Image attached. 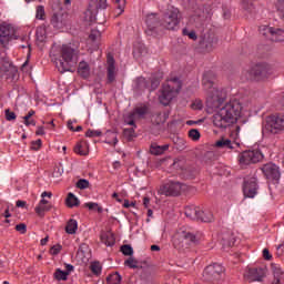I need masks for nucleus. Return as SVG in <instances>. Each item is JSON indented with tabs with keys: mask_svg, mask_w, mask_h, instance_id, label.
Instances as JSON below:
<instances>
[{
	"mask_svg": "<svg viewBox=\"0 0 284 284\" xmlns=\"http://www.w3.org/2000/svg\"><path fill=\"white\" fill-rule=\"evenodd\" d=\"M68 23V12L61 7V2H57L53 7V14L51 17V24L53 28L61 30Z\"/></svg>",
	"mask_w": 284,
	"mask_h": 284,
	"instance_id": "10",
	"label": "nucleus"
},
{
	"mask_svg": "<svg viewBox=\"0 0 284 284\" xmlns=\"http://www.w3.org/2000/svg\"><path fill=\"white\" fill-rule=\"evenodd\" d=\"M7 121H14L17 119V113L10 111V109H7L4 111Z\"/></svg>",
	"mask_w": 284,
	"mask_h": 284,
	"instance_id": "55",
	"label": "nucleus"
},
{
	"mask_svg": "<svg viewBox=\"0 0 284 284\" xmlns=\"http://www.w3.org/2000/svg\"><path fill=\"white\" fill-rule=\"evenodd\" d=\"M84 207H88V210H97L98 214H103V207L99 205V203L89 202L84 204Z\"/></svg>",
	"mask_w": 284,
	"mask_h": 284,
	"instance_id": "39",
	"label": "nucleus"
},
{
	"mask_svg": "<svg viewBox=\"0 0 284 284\" xmlns=\"http://www.w3.org/2000/svg\"><path fill=\"white\" fill-rule=\"evenodd\" d=\"M61 250H63V246H61V244H55L51 247L50 254H52V256H57Z\"/></svg>",
	"mask_w": 284,
	"mask_h": 284,
	"instance_id": "53",
	"label": "nucleus"
},
{
	"mask_svg": "<svg viewBox=\"0 0 284 284\" xmlns=\"http://www.w3.org/2000/svg\"><path fill=\"white\" fill-rule=\"evenodd\" d=\"M145 47H143V45H140V47H134V50H133V54H134V57H136V54H138V57H142V54H145Z\"/></svg>",
	"mask_w": 284,
	"mask_h": 284,
	"instance_id": "54",
	"label": "nucleus"
},
{
	"mask_svg": "<svg viewBox=\"0 0 284 284\" xmlns=\"http://www.w3.org/2000/svg\"><path fill=\"white\" fill-rule=\"evenodd\" d=\"M215 148L225 149V150H233L232 140L222 138L215 142Z\"/></svg>",
	"mask_w": 284,
	"mask_h": 284,
	"instance_id": "29",
	"label": "nucleus"
},
{
	"mask_svg": "<svg viewBox=\"0 0 284 284\" xmlns=\"http://www.w3.org/2000/svg\"><path fill=\"white\" fill-rule=\"evenodd\" d=\"M100 239L102 243H104V245H106L108 247H112V245L116 243V240L114 239V233L110 231L102 232Z\"/></svg>",
	"mask_w": 284,
	"mask_h": 284,
	"instance_id": "22",
	"label": "nucleus"
},
{
	"mask_svg": "<svg viewBox=\"0 0 284 284\" xmlns=\"http://www.w3.org/2000/svg\"><path fill=\"white\" fill-rule=\"evenodd\" d=\"M79 229V223L77 220H69L65 226L67 234H77V230Z\"/></svg>",
	"mask_w": 284,
	"mask_h": 284,
	"instance_id": "32",
	"label": "nucleus"
},
{
	"mask_svg": "<svg viewBox=\"0 0 284 284\" xmlns=\"http://www.w3.org/2000/svg\"><path fill=\"white\" fill-rule=\"evenodd\" d=\"M201 45L203 48H205L206 50H212V48H214V45H216V39L215 38H203L201 41H200Z\"/></svg>",
	"mask_w": 284,
	"mask_h": 284,
	"instance_id": "33",
	"label": "nucleus"
},
{
	"mask_svg": "<svg viewBox=\"0 0 284 284\" xmlns=\"http://www.w3.org/2000/svg\"><path fill=\"white\" fill-rule=\"evenodd\" d=\"M120 252H122V254L124 256H130L131 257L134 254V248H132V245H130V244H124V245L121 246Z\"/></svg>",
	"mask_w": 284,
	"mask_h": 284,
	"instance_id": "37",
	"label": "nucleus"
},
{
	"mask_svg": "<svg viewBox=\"0 0 284 284\" xmlns=\"http://www.w3.org/2000/svg\"><path fill=\"white\" fill-rule=\"evenodd\" d=\"M241 6H242V10L246 12V14L256 13V7H254V0H242Z\"/></svg>",
	"mask_w": 284,
	"mask_h": 284,
	"instance_id": "23",
	"label": "nucleus"
},
{
	"mask_svg": "<svg viewBox=\"0 0 284 284\" xmlns=\"http://www.w3.org/2000/svg\"><path fill=\"white\" fill-rule=\"evenodd\" d=\"M243 192L247 199H254L258 194V182L256 178L253 176L244 180Z\"/></svg>",
	"mask_w": 284,
	"mask_h": 284,
	"instance_id": "15",
	"label": "nucleus"
},
{
	"mask_svg": "<svg viewBox=\"0 0 284 284\" xmlns=\"http://www.w3.org/2000/svg\"><path fill=\"white\" fill-rule=\"evenodd\" d=\"M108 9V0H90L87 10L83 12V21L87 23H97L99 10Z\"/></svg>",
	"mask_w": 284,
	"mask_h": 284,
	"instance_id": "6",
	"label": "nucleus"
},
{
	"mask_svg": "<svg viewBox=\"0 0 284 284\" xmlns=\"http://www.w3.org/2000/svg\"><path fill=\"white\" fill-rule=\"evenodd\" d=\"M182 34L184 37H189V39H192V41H196L197 39L196 31H190L186 28L182 30Z\"/></svg>",
	"mask_w": 284,
	"mask_h": 284,
	"instance_id": "50",
	"label": "nucleus"
},
{
	"mask_svg": "<svg viewBox=\"0 0 284 284\" xmlns=\"http://www.w3.org/2000/svg\"><path fill=\"white\" fill-rule=\"evenodd\" d=\"M111 139H113V141H106L109 145H116V143H119V139L116 138L115 133H111Z\"/></svg>",
	"mask_w": 284,
	"mask_h": 284,
	"instance_id": "61",
	"label": "nucleus"
},
{
	"mask_svg": "<svg viewBox=\"0 0 284 284\" xmlns=\"http://www.w3.org/2000/svg\"><path fill=\"white\" fill-rule=\"evenodd\" d=\"M214 81H216V74H214V72L206 71L203 74L202 85L204 90L209 92L206 106L211 110H219L212 115V123L217 130H227V128H231V136L233 139H239L241 126H234V124L241 119L243 104L236 99L225 102L227 99V91H225V89L214 88Z\"/></svg>",
	"mask_w": 284,
	"mask_h": 284,
	"instance_id": "1",
	"label": "nucleus"
},
{
	"mask_svg": "<svg viewBox=\"0 0 284 284\" xmlns=\"http://www.w3.org/2000/svg\"><path fill=\"white\" fill-rule=\"evenodd\" d=\"M136 116L134 115V113H129L124 120V123H126V125H132V128L136 129V123L134 122Z\"/></svg>",
	"mask_w": 284,
	"mask_h": 284,
	"instance_id": "43",
	"label": "nucleus"
},
{
	"mask_svg": "<svg viewBox=\"0 0 284 284\" xmlns=\"http://www.w3.org/2000/svg\"><path fill=\"white\" fill-rule=\"evenodd\" d=\"M41 145H43V142L41 141V139H38L37 141H32L31 150L37 152L38 150H41Z\"/></svg>",
	"mask_w": 284,
	"mask_h": 284,
	"instance_id": "52",
	"label": "nucleus"
},
{
	"mask_svg": "<svg viewBox=\"0 0 284 284\" xmlns=\"http://www.w3.org/2000/svg\"><path fill=\"white\" fill-rule=\"evenodd\" d=\"M263 258L265 261H272V254H270V250L268 248H264L263 250Z\"/></svg>",
	"mask_w": 284,
	"mask_h": 284,
	"instance_id": "59",
	"label": "nucleus"
},
{
	"mask_svg": "<svg viewBox=\"0 0 284 284\" xmlns=\"http://www.w3.org/2000/svg\"><path fill=\"white\" fill-rule=\"evenodd\" d=\"M184 214L191 221H197L199 214H201V207L199 206H186L184 209Z\"/></svg>",
	"mask_w": 284,
	"mask_h": 284,
	"instance_id": "21",
	"label": "nucleus"
},
{
	"mask_svg": "<svg viewBox=\"0 0 284 284\" xmlns=\"http://www.w3.org/2000/svg\"><path fill=\"white\" fill-rule=\"evenodd\" d=\"M71 272H74V266L72 264H65L64 273H68V276H70Z\"/></svg>",
	"mask_w": 284,
	"mask_h": 284,
	"instance_id": "62",
	"label": "nucleus"
},
{
	"mask_svg": "<svg viewBox=\"0 0 284 284\" xmlns=\"http://www.w3.org/2000/svg\"><path fill=\"white\" fill-rule=\"evenodd\" d=\"M85 136L89 138V139H94V136H103V132L101 131H94L92 129H89L87 132H85Z\"/></svg>",
	"mask_w": 284,
	"mask_h": 284,
	"instance_id": "51",
	"label": "nucleus"
},
{
	"mask_svg": "<svg viewBox=\"0 0 284 284\" xmlns=\"http://www.w3.org/2000/svg\"><path fill=\"white\" fill-rule=\"evenodd\" d=\"M179 89L170 85V83H165L162 85L161 94L159 95V101L162 105H170L172 99L179 94V90H181V84H178Z\"/></svg>",
	"mask_w": 284,
	"mask_h": 284,
	"instance_id": "13",
	"label": "nucleus"
},
{
	"mask_svg": "<svg viewBox=\"0 0 284 284\" xmlns=\"http://www.w3.org/2000/svg\"><path fill=\"white\" fill-rule=\"evenodd\" d=\"M265 179L267 181H276L278 182L281 179V168L274 163H266L261 168Z\"/></svg>",
	"mask_w": 284,
	"mask_h": 284,
	"instance_id": "14",
	"label": "nucleus"
},
{
	"mask_svg": "<svg viewBox=\"0 0 284 284\" xmlns=\"http://www.w3.org/2000/svg\"><path fill=\"white\" fill-rule=\"evenodd\" d=\"M131 114H134V116H145V114H148V106H138L133 112H131Z\"/></svg>",
	"mask_w": 284,
	"mask_h": 284,
	"instance_id": "40",
	"label": "nucleus"
},
{
	"mask_svg": "<svg viewBox=\"0 0 284 284\" xmlns=\"http://www.w3.org/2000/svg\"><path fill=\"white\" fill-rule=\"evenodd\" d=\"M232 17V11L230 9H223V18L230 19Z\"/></svg>",
	"mask_w": 284,
	"mask_h": 284,
	"instance_id": "63",
	"label": "nucleus"
},
{
	"mask_svg": "<svg viewBox=\"0 0 284 284\" xmlns=\"http://www.w3.org/2000/svg\"><path fill=\"white\" fill-rule=\"evenodd\" d=\"M145 23V34H148V37H159V33L163 30V26H161V21H159L156 13L148 14Z\"/></svg>",
	"mask_w": 284,
	"mask_h": 284,
	"instance_id": "12",
	"label": "nucleus"
},
{
	"mask_svg": "<svg viewBox=\"0 0 284 284\" xmlns=\"http://www.w3.org/2000/svg\"><path fill=\"white\" fill-rule=\"evenodd\" d=\"M124 265H126V267H130L131 270H140L141 267H143L139 265V261H136L132 256L125 260Z\"/></svg>",
	"mask_w": 284,
	"mask_h": 284,
	"instance_id": "35",
	"label": "nucleus"
},
{
	"mask_svg": "<svg viewBox=\"0 0 284 284\" xmlns=\"http://www.w3.org/2000/svg\"><path fill=\"white\" fill-rule=\"evenodd\" d=\"M61 59L59 60V64L57 68L61 74L63 72H70L72 70V65H77V50L68 44H63L60 50Z\"/></svg>",
	"mask_w": 284,
	"mask_h": 284,
	"instance_id": "2",
	"label": "nucleus"
},
{
	"mask_svg": "<svg viewBox=\"0 0 284 284\" xmlns=\"http://www.w3.org/2000/svg\"><path fill=\"white\" fill-rule=\"evenodd\" d=\"M225 272V268L223 265L219 263H213L210 264L209 266L205 267L203 275H202V281L204 283H219L223 278V274Z\"/></svg>",
	"mask_w": 284,
	"mask_h": 284,
	"instance_id": "8",
	"label": "nucleus"
},
{
	"mask_svg": "<svg viewBox=\"0 0 284 284\" xmlns=\"http://www.w3.org/2000/svg\"><path fill=\"white\" fill-rule=\"evenodd\" d=\"M273 73L274 70L272 65L265 62L256 63L247 71L251 81H265V79H270Z\"/></svg>",
	"mask_w": 284,
	"mask_h": 284,
	"instance_id": "5",
	"label": "nucleus"
},
{
	"mask_svg": "<svg viewBox=\"0 0 284 284\" xmlns=\"http://www.w3.org/2000/svg\"><path fill=\"white\" fill-rule=\"evenodd\" d=\"M67 207H79L81 201H79V197L74 195V193H69L65 200Z\"/></svg>",
	"mask_w": 284,
	"mask_h": 284,
	"instance_id": "28",
	"label": "nucleus"
},
{
	"mask_svg": "<svg viewBox=\"0 0 284 284\" xmlns=\"http://www.w3.org/2000/svg\"><path fill=\"white\" fill-rule=\"evenodd\" d=\"M159 85H161V80L159 78H152L151 85H149L150 92H154Z\"/></svg>",
	"mask_w": 284,
	"mask_h": 284,
	"instance_id": "49",
	"label": "nucleus"
},
{
	"mask_svg": "<svg viewBox=\"0 0 284 284\" xmlns=\"http://www.w3.org/2000/svg\"><path fill=\"white\" fill-rule=\"evenodd\" d=\"M121 281H122V277H121V274H119V272L110 274L106 277V283L108 284H121Z\"/></svg>",
	"mask_w": 284,
	"mask_h": 284,
	"instance_id": "34",
	"label": "nucleus"
},
{
	"mask_svg": "<svg viewBox=\"0 0 284 284\" xmlns=\"http://www.w3.org/2000/svg\"><path fill=\"white\" fill-rule=\"evenodd\" d=\"M172 165H173L174 170L183 171V170H185V160L175 159Z\"/></svg>",
	"mask_w": 284,
	"mask_h": 284,
	"instance_id": "42",
	"label": "nucleus"
},
{
	"mask_svg": "<svg viewBox=\"0 0 284 284\" xmlns=\"http://www.w3.org/2000/svg\"><path fill=\"white\" fill-rule=\"evenodd\" d=\"M52 210V204H38L36 207V214L43 219L45 216V212H50Z\"/></svg>",
	"mask_w": 284,
	"mask_h": 284,
	"instance_id": "30",
	"label": "nucleus"
},
{
	"mask_svg": "<svg viewBox=\"0 0 284 284\" xmlns=\"http://www.w3.org/2000/svg\"><path fill=\"white\" fill-rule=\"evenodd\" d=\"M90 270H91L92 274H94L95 276H100L101 270H103V267L101 266V263L92 262L90 265Z\"/></svg>",
	"mask_w": 284,
	"mask_h": 284,
	"instance_id": "38",
	"label": "nucleus"
},
{
	"mask_svg": "<svg viewBox=\"0 0 284 284\" xmlns=\"http://www.w3.org/2000/svg\"><path fill=\"white\" fill-rule=\"evenodd\" d=\"M36 134H37V136H43V134H45L44 128L38 126Z\"/></svg>",
	"mask_w": 284,
	"mask_h": 284,
	"instance_id": "64",
	"label": "nucleus"
},
{
	"mask_svg": "<svg viewBox=\"0 0 284 284\" xmlns=\"http://www.w3.org/2000/svg\"><path fill=\"white\" fill-rule=\"evenodd\" d=\"M194 21H196L200 26H202L203 21H205V14H195Z\"/></svg>",
	"mask_w": 284,
	"mask_h": 284,
	"instance_id": "58",
	"label": "nucleus"
},
{
	"mask_svg": "<svg viewBox=\"0 0 284 284\" xmlns=\"http://www.w3.org/2000/svg\"><path fill=\"white\" fill-rule=\"evenodd\" d=\"M189 138L192 139V141H199V139H201V132H199L197 129H191L189 131Z\"/></svg>",
	"mask_w": 284,
	"mask_h": 284,
	"instance_id": "46",
	"label": "nucleus"
},
{
	"mask_svg": "<svg viewBox=\"0 0 284 284\" xmlns=\"http://www.w3.org/2000/svg\"><path fill=\"white\" fill-rule=\"evenodd\" d=\"M16 230L17 232H20V234H26V232H28V225H26V223H20L16 225Z\"/></svg>",
	"mask_w": 284,
	"mask_h": 284,
	"instance_id": "56",
	"label": "nucleus"
},
{
	"mask_svg": "<svg viewBox=\"0 0 284 284\" xmlns=\"http://www.w3.org/2000/svg\"><path fill=\"white\" fill-rule=\"evenodd\" d=\"M53 278L55 281H67L68 280V273H64L63 270L57 268L55 272L53 273Z\"/></svg>",
	"mask_w": 284,
	"mask_h": 284,
	"instance_id": "36",
	"label": "nucleus"
},
{
	"mask_svg": "<svg viewBox=\"0 0 284 284\" xmlns=\"http://www.w3.org/2000/svg\"><path fill=\"white\" fill-rule=\"evenodd\" d=\"M263 159L264 155L260 150H247L240 153L239 155V162L241 168H247V165L261 163Z\"/></svg>",
	"mask_w": 284,
	"mask_h": 284,
	"instance_id": "9",
	"label": "nucleus"
},
{
	"mask_svg": "<svg viewBox=\"0 0 284 284\" xmlns=\"http://www.w3.org/2000/svg\"><path fill=\"white\" fill-rule=\"evenodd\" d=\"M159 193L164 196H179L181 194V183L169 182L160 187Z\"/></svg>",
	"mask_w": 284,
	"mask_h": 284,
	"instance_id": "17",
	"label": "nucleus"
},
{
	"mask_svg": "<svg viewBox=\"0 0 284 284\" xmlns=\"http://www.w3.org/2000/svg\"><path fill=\"white\" fill-rule=\"evenodd\" d=\"M247 278L248 281L251 282H254V281H263V278H265V271L264 268H250L248 270V274H247Z\"/></svg>",
	"mask_w": 284,
	"mask_h": 284,
	"instance_id": "19",
	"label": "nucleus"
},
{
	"mask_svg": "<svg viewBox=\"0 0 284 284\" xmlns=\"http://www.w3.org/2000/svg\"><path fill=\"white\" fill-rule=\"evenodd\" d=\"M135 88L138 90H150V81H148L145 78L140 77L135 80Z\"/></svg>",
	"mask_w": 284,
	"mask_h": 284,
	"instance_id": "31",
	"label": "nucleus"
},
{
	"mask_svg": "<svg viewBox=\"0 0 284 284\" xmlns=\"http://www.w3.org/2000/svg\"><path fill=\"white\" fill-rule=\"evenodd\" d=\"M170 145L164 144V145H158L156 143L151 144L150 146V152L151 154H154V156H160V154H163L169 150Z\"/></svg>",
	"mask_w": 284,
	"mask_h": 284,
	"instance_id": "24",
	"label": "nucleus"
},
{
	"mask_svg": "<svg viewBox=\"0 0 284 284\" xmlns=\"http://www.w3.org/2000/svg\"><path fill=\"white\" fill-rule=\"evenodd\" d=\"M192 245H199V237L190 231H179L173 237V246L180 252L190 250Z\"/></svg>",
	"mask_w": 284,
	"mask_h": 284,
	"instance_id": "3",
	"label": "nucleus"
},
{
	"mask_svg": "<svg viewBox=\"0 0 284 284\" xmlns=\"http://www.w3.org/2000/svg\"><path fill=\"white\" fill-rule=\"evenodd\" d=\"M73 150L75 154H79L80 156H88V150L81 143H78Z\"/></svg>",
	"mask_w": 284,
	"mask_h": 284,
	"instance_id": "41",
	"label": "nucleus"
},
{
	"mask_svg": "<svg viewBox=\"0 0 284 284\" xmlns=\"http://www.w3.org/2000/svg\"><path fill=\"white\" fill-rule=\"evenodd\" d=\"M284 130V115L276 114L266 118L262 132L263 134H281Z\"/></svg>",
	"mask_w": 284,
	"mask_h": 284,
	"instance_id": "7",
	"label": "nucleus"
},
{
	"mask_svg": "<svg viewBox=\"0 0 284 284\" xmlns=\"http://www.w3.org/2000/svg\"><path fill=\"white\" fill-rule=\"evenodd\" d=\"M78 73L82 79H88V77H90V64L85 61H81L78 67Z\"/></svg>",
	"mask_w": 284,
	"mask_h": 284,
	"instance_id": "25",
	"label": "nucleus"
},
{
	"mask_svg": "<svg viewBox=\"0 0 284 284\" xmlns=\"http://www.w3.org/2000/svg\"><path fill=\"white\" fill-rule=\"evenodd\" d=\"M34 114H36L34 110H30V111L28 112V114H26V115L23 116L24 123H27V121H30V120L32 119V116H34Z\"/></svg>",
	"mask_w": 284,
	"mask_h": 284,
	"instance_id": "60",
	"label": "nucleus"
},
{
	"mask_svg": "<svg viewBox=\"0 0 284 284\" xmlns=\"http://www.w3.org/2000/svg\"><path fill=\"white\" fill-rule=\"evenodd\" d=\"M19 37L17 36V29L12 24H8L3 22L0 26V43L3 48L10 43V41L17 40Z\"/></svg>",
	"mask_w": 284,
	"mask_h": 284,
	"instance_id": "11",
	"label": "nucleus"
},
{
	"mask_svg": "<svg viewBox=\"0 0 284 284\" xmlns=\"http://www.w3.org/2000/svg\"><path fill=\"white\" fill-rule=\"evenodd\" d=\"M181 23V11L175 7H168L166 11L163 13L161 26L164 30H176Z\"/></svg>",
	"mask_w": 284,
	"mask_h": 284,
	"instance_id": "4",
	"label": "nucleus"
},
{
	"mask_svg": "<svg viewBox=\"0 0 284 284\" xmlns=\"http://www.w3.org/2000/svg\"><path fill=\"white\" fill-rule=\"evenodd\" d=\"M53 176H55V179H59V176H63V168L61 166L55 168L53 171Z\"/></svg>",
	"mask_w": 284,
	"mask_h": 284,
	"instance_id": "57",
	"label": "nucleus"
},
{
	"mask_svg": "<svg viewBox=\"0 0 284 284\" xmlns=\"http://www.w3.org/2000/svg\"><path fill=\"white\" fill-rule=\"evenodd\" d=\"M262 31V34L264 37H270L272 41H275V43H281V41H284V30L283 29H274L272 27H263L260 29Z\"/></svg>",
	"mask_w": 284,
	"mask_h": 284,
	"instance_id": "16",
	"label": "nucleus"
},
{
	"mask_svg": "<svg viewBox=\"0 0 284 284\" xmlns=\"http://www.w3.org/2000/svg\"><path fill=\"white\" fill-rule=\"evenodd\" d=\"M108 63V83H114L116 81V67H114V57L108 55L106 58Z\"/></svg>",
	"mask_w": 284,
	"mask_h": 284,
	"instance_id": "18",
	"label": "nucleus"
},
{
	"mask_svg": "<svg viewBox=\"0 0 284 284\" xmlns=\"http://www.w3.org/2000/svg\"><path fill=\"white\" fill-rule=\"evenodd\" d=\"M197 221H201L202 223H212V221H214V214H212L211 211L201 210V213L197 215Z\"/></svg>",
	"mask_w": 284,
	"mask_h": 284,
	"instance_id": "26",
	"label": "nucleus"
},
{
	"mask_svg": "<svg viewBox=\"0 0 284 284\" xmlns=\"http://www.w3.org/2000/svg\"><path fill=\"white\" fill-rule=\"evenodd\" d=\"M135 128H129L123 130V135L126 136L129 141H132L136 134L134 133Z\"/></svg>",
	"mask_w": 284,
	"mask_h": 284,
	"instance_id": "44",
	"label": "nucleus"
},
{
	"mask_svg": "<svg viewBox=\"0 0 284 284\" xmlns=\"http://www.w3.org/2000/svg\"><path fill=\"white\" fill-rule=\"evenodd\" d=\"M77 187L79 190H88V187H90V181L85 180V179H80L77 182Z\"/></svg>",
	"mask_w": 284,
	"mask_h": 284,
	"instance_id": "45",
	"label": "nucleus"
},
{
	"mask_svg": "<svg viewBox=\"0 0 284 284\" xmlns=\"http://www.w3.org/2000/svg\"><path fill=\"white\" fill-rule=\"evenodd\" d=\"M90 41H99L101 39V31L93 29L89 34Z\"/></svg>",
	"mask_w": 284,
	"mask_h": 284,
	"instance_id": "48",
	"label": "nucleus"
},
{
	"mask_svg": "<svg viewBox=\"0 0 284 284\" xmlns=\"http://www.w3.org/2000/svg\"><path fill=\"white\" fill-rule=\"evenodd\" d=\"M271 270L274 276L272 284H283V281H284L283 270H281L276 264H271Z\"/></svg>",
	"mask_w": 284,
	"mask_h": 284,
	"instance_id": "20",
	"label": "nucleus"
},
{
	"mask_svg": "<svg viewBox=\"0 0 284 284\" xmlns=\"http://www.w3.org/2000/svg\"><path fill=\"white\" fill-rule=\"evenodd\" d=\"M169 118H170V113L158 112V113H155V115H153V123H155V125H163V123H165Z\"/></svg>",
	"mask_w": 284,
	"mask_h": 284,
	"instance_id": "27",
	"label": "nucleus"
},
{
	"mask_svg": "<svg viewBox=\"0 0 284 284\" xmlns=\"http://www.w3.org/2000/svg\"><path fill=\"white\" fill-rule=\"evenodd\" d=\"M36 18L40 19L41 21L45 19V9L43 8V6L37 7Z\"/></svg>",
	"mask_w": 284,
	"mask_h": 284,
	"instance_id": "47",
	"label": "nucleus"
}]
</instances>
